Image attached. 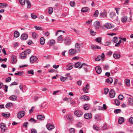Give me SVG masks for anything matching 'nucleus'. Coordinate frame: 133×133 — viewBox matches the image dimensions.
<instances>
[{
	"label": "nucleus",
	"instance_id": "obj_1",
	"mask_svg": "<svg viewBox=\"0 0 133 133\" xmlns=\"http://www.w3.org/2000/svg\"><path fill=\"white\" fill-rule=\"evenodd\" d=\"M89 67V66L88 65H86L85 63H83L79 67V69H81L83 67L84 68V70L86 72H88V67Z\"/></svg>",
	"mask_w": 133,
	"mask_h": 133
},
{
	"label": "nucleus",
	"instance_id": "obj_2",
	"mask_svg": "<svg viewBox=\"0 0 133 133\" xmlns=\"http://www.w3.org/2000/svg\"><path fill=\"white\" fill-rule=\"evenodd\" d=\"M0 127L2 132H4L6 129V125L5 124L3 123H1Z\"/></svg>",
	"mask_w": 133,
	"mask_h": 133
},
{
	"label": "nucleus",
	"instance_id": "obj_3",
	"mask_svg": "<svg viewBox=\"0 0 133 133\" xmlns=\"http://www.w3.org/2000/svg\"><path fill=\"white\" fill-rule=\"evenodd\" d=\"M25 114V112L24 111H19L17 114V117L19 119L21 118L24 116Z\"/></svg>",
	"mask_w": 133,
	"mask_h": 133
},
{
	"label": "nucleus",
	"instance_id": "obj_4",
	"mask_svg": "<svg viewBox=\"0 0 133 133\" xmlns=\"http://www.w3.org/2000/svg\"><path fill=\"white\" fill-rule=\"evenodd\" d=\"M115 92L114 90L113 89H111L109 92V97L111 98H112L115 97Z\"/></svg>",
	"mask_w": 133,
	"mask_h": 133
},
{
	"label": "nucleus",
	"instance_id": "obj_5",
	"mask_svg": "<svg viewBox=\"0 0 133 133\" xmlns=\"http://www.w3.org/2000/svg\"><path fill=\"white\" fill-rule=\"evenodd\" d=\"M94 27L96 29H99L101 27V25L99 21H97L94 22Z\"/></svg>",
	"mask_w": 133,
	"mask_h": 133
},
{
	"label": "nucleus",
	"instance_id": "obj_6",
	"mask_svg": "<svg viewBox=\"0 0 133 133\" xmlns=\"http://www.w3.org/2000/svg\"><path fill=\"white\" fill-rule=\"evenodd\" d=\"M110 15L112 19H114V21H118V17L116 16V14L114 12H112L110 14Z\"/></svg>",
	"mask_w": 133,
	"mask_h": 133
},
{
	"label": "nucleus",
	"instance_id": "obj_7",
	"mask_svg": "<svg viewBox=\"0 0 133 133\" xmlns=\"http://www.w3.org/2000/svg\"><path fill=\"white\" fill-rule=\"evenodd\" d=\"M84 118L86 119H90L92 118V115L91 113H89L85 114L84 115Z\"/></svg>",
	"mask_w": 133,
	"mask_h": 133
},
{
	"label": "nucleus",
	"instance_id": "obj_8",
	"mask_svg": "<svg viewBox=\"0 0 133 133\" xmlns=\"http://www.w3.org/2000/svg\"><path fill=\"white\" fill-rule=\"evenodd\" d=\"M30 62L31 63H34L37 60V58L35 56H31L30 58Z\"/></svg>",
	"mask_w": 133,
	"mask_h": 133
},
{
	"label": "nucleus",
	"instance_id": "obj_9",
	"mask_svg": "<svg viewBox=\"0 0 133 133\" xmlns=\"http://www.w3.org/2000/svg\"><path fill=\"white\" fill-rule=\"evenodd\" d=\"M74 114L76 116L79 117L83 115V112L81 111L76 110L75 111Z\"/></svg>",
	"mask_w": 133,
	"mask_h": 133
},
{
	"label": "nucleus",
	"instance_id": "obj_10",
	"mask_svg": "<svg viewBox=\"0 0 133 133\" xmlns=\"http://www.w3.org/2000/svg\"><path fill=\"white\" fill-rule=\"evenodd\" d=\"M89 89V85L88 84H87L86 87H83V91L84 92L86 93H88V89Z\"/></svg>",
	"mask_w": 133,
	"mask_h": 133
},
{
	"label": "nucleus",
	"instance_id": "obj_11",
	"mask_svg": "<svg viewBox=\"0 0 133 133\" xmlns=\"http://www.w3.org/2000/svg\"><path fill=\"white\" fill-rule=\"evenodd\" d=\"M46 127L47 129L49 130H50L53 129L55 127L52 124L50 123H49L46 125Z\"/></svg>",
	"mask_w": 133,
	"mask_h": 133
},
{
	"label": "nucleus",
	"instance_id": "obj_12",
	"mask_svg": "<svg viewBox=\"0 0 133 133\" xmlns=\"http://www.w3.org/2000/svg\"><path fill=\"white\" fill-rule=\"evenodd\" d=\"M28 36L27 34H24L21 35V39L22 40H26L28 38Z\"/></svg>",
	"mask_w": 133,
	"mask_h": 133
},
{
	"label": "nucleus",
	"instance_id": "obj_13",
	"mask_svg": "<svg viewBox=\"0 0 133 133\" xmlns=\"http://www.w3.org/2000/svg\"><path fill=\"white\" fill-rule=\"evenodd\" d=\"M64 43L66 45H69L70 44V40L69 37H66L64 39Z\"/></svg>",
	"mask_w": 133,
	"mask_h": 133
},
{
	"label": "nucleus",
	"instance_id": "obj_14",
	"mask_svg": "<svg viewBox=\"0 0 133 133\" xmlns=\"http://www.w3.org/2000/svg\"><path fill=\"white\" fill-rule=\"evenodd\" d=\"M73 67V65L71 63H69L66 65L65 69L67 70H69L72 69Z\"/></svg>",
	"mask_w": 133,
	"mask_h": 133
},
{
	"label": "nucleus",
	"instance_id": "obj_15",
	"mask_svg": "<svg viewBox=\"0 0 133 133\" xmlns=\"http://www.w3.org/2000/svg\"><path fill=\"white\" fill-rule=\"evenodd\" d=\"M95 70L97 73L98 74H100L102 72L101 68L99 66H96L95 67Z\"/></svg>",
	"mask_w": 133,
	"mask_h": 133
},
{
	"label": "nucleus",
	"instance_id": "obj_16",
	"mask_svg": "<svg viewBox=\"0 0 133 133\" xmlns=\"http://www.w3.org/2000/svg\"><path fill=\"white\" fill-rule=\"evenodd\" d=\"M69 54L70 55H74L76 53V51L75 49H71L69 50Z\"/></svg>",
	"mask_w": 133,
	"mask_h": 133
},
{
	"label": "nucleus",
	"instance_id": "obj_17",
	"mask_svg": "<svg viewBox=\"0 0 133 133\" xmlns=\"http://www.w3.org/2000/svg\"><path fill=\"white\" fill-rule=\"evenodd\" d=\"M81 98L82 100L83 101H88L90 99L89 97L88 96L86 95H83L82 96Z\"/></svg>",
	"mask_w": 133,
	"mask_h": 133
},
{
	"label": "nucleus",
	"instance_id": "obj_18",
	"mask_svg": "<svg viewBox=\"0 0 133 133\" xmlns=\"http://www.w3.org/2000/svg\"><path fill=\"white\" fill-rule=\"evenodd\" d=\"M26 55L25 52H22L19 55V57L21 59H24L26 57Z\"/></svg>",
	"mask_w": 133,
	"mask_h": 133
},
{
	"label": "nucleus",
	"instance_id": "obj_19",
	"mask_svg": "<svg viewBox=\"0 0 133 133\" xmlns=\"http://www.w3.org/2000/svg\"><path fill=\"white\" fill-rule=\"evenodd\" d=\"M107 12L106 11L104 10L103 12L100 13V17H103V18L106 17H107Z\"/></svg>",
	"mask_w": 133,
	"mask_h": 133
},
{
	"label": "nucleus",
	"instance_id": "obj_20",
	"mask_svg": "<svg viewBox=\"0 0 133 133\" xmlns=\"http://www.w3.org/2000/svg\"><path fill=\"white\" fill-rule=\"evenodd\" d=\"M105 26V28L107 29H111L114 27V26L111 24L109 23H106Z\"/></svg>",
	"mask_w": 133,
	"mask_h": 133
},
{
	"label": "nucleus",
	"instance_id": "obj_21",
	"mask_svg": "<svg viewBox=\"0 0 133 133\" xmlns=\"http://www.w3.org/2000/svg\"><path fill=\"white\" fill-rule=\"evenodd\" d=\"M16 57L12 55L11 56V58L12 59V63L13 64H15L17 61V59H16Z\"/></svg>",
	"mask_w": 133,
	"mask_h": 133
},
{
	"label": "nucleus",
	"instance_id": "obj_22",
	"mask_svg": "<svg viewBox=\"0 0 133 133\" xmlns=\"http://www.w3.org/2000/svg\"><path fill=\"white\" fill-rule=\"evenodd\" d=\"M13 106L12 103L11 102L8 103L5 105V107L8 109H9Z\"/></svg>",
	"mask_w": 133,
	"mask_h": 133
},
{
	"label": "nucleus",
	"instance_id": "obj_23",
	"mask_svg": "<svg viewBox=\"0 0 133 133\" xmlns=\"http://www.w3.org/2000/svg\"><path fill=\"white\" fill-rule=\"evenodd\" d=\"M37 117L38 119H40L41 120L44 119L45 118L44 116L42 115H38L37 116Z\"/></svg>",
	"mask_w": 133,
	"mask_h": 133
},
{
	"label": "nucleus",
	"instance_id": "obj_24",
	"mask_svg": "<svg viewBox=\"0 0 133 133\" xmlns=\"http://www.w3.org/2000/svg\"><path fill=\"white\" fill-rule=\"evenodd\" d=\"M113 81L112 78L111 77H109L106 80V82L109 84H111Z\"/></svg>",
	"mask_w": 133,
	"mask_h": 133
},
{
	"label": "nucleus",
	"instance_id": "obj_25",
	"mask_svg": "<svg viewBox=\"0 0 133 133\" xmlns=\"http://www.w3.org/2000/svg\"><path fill=\"white\" fill-rule=\"evenodd\" d=\"M124 119L123 117H120L118 119V123L121 124L124 121Z\"/></svg>",
	"mask_w": 133,
	"mask_h": 133
},
{
	"label": "nucleus",
	"instance_id": "obj_26",
	"mask_svg": "<svg viewBox=\"0 0 133 133\" xmlns=\"http://www.w3.org/2000/svg\"><path fill=\"white\" fill-rule=\"evenodd\" d=\"M89 8L87 7H85L81 9V11L83 12H85L88 11L89 10Z\"/></svg>",
	"mask_w": 133,
	"mask_h": 133
},
{
	"label": "nucleus",
	"instance_id": "obj_27",
	"mask_svg": "<svg viewBox=\"0 0 133 133\" xmlns=\"http://www.w3.org/2000/svg\"><path fill=\"white\" fill-rule=\"evenodd\" d=\"M10 99L12 101H15L17 98V97L15 95H12L9 97Z\"/></svg>",
	"mask_w": 133,
	"mask_h": 133
},
{
	"label": "nucleus",
	"instance_id": "obj_28",
	"mask_svg": "<svg viewBox=\"0 0 133 133\" xmlns=\"http://www.w3.org/2000/svg\"><path fill=\"white\" fill-rule=\"evenodd\" d=\"M75 49L77 51L79 52L80 51V48L79 44L78 43H76L75 44Z\"/></svg>",
	"mask_w": 133,
	"mask_h": 133
},
{
	"label": "nucleus",
	"instance_id": "obj_29",
	"mask_svg": "<svg viewBox=\"0 0 133 133\" xmlns=\"http://www.w3.org/2000/svg\"><path fill=\"white\" fill-rule=\"evenodd\" d=\"M128 18L127 16H124L121 18V20L122 22H125L127 21Z\"/></svg>",
	"mask_w": 133,
	"mask_h": 133
},
{
	"label": "nucleus",
	"instance_id": "obj_30",
	"mask_svg": "<svg viewBox=\"0 0 133 133\" xmlns=\"http://www.w3.org/2000/svg\"><path fill=\"white\" fill-rule=\"evenodd\" d=\"M19 35V33L17 31H15L14 33V36L16 38L18 37Z\"/></svg>",
	"mask_w": 133,
	"mask_h": 133
},
{
	"label": "nucleus",
	"instance_id": "obj_31",
	"mask_svg": "<svg viewBox=\"0 0 133 133\" xmlns=\"http://www.w3.org/2000/svg\"><path fill=\"white\" fill-rule=\"evenodd\" d=\"M40 42L41 44L42 45L44 44L45 42V40L44 38L43 37L41 38L40 39Z\"/></svg>",
	"mask_w": 133,
	"mask_h": 133
},
{
	"label": "nucleus",
	"instance_id": "obj_32",
	"mask_svg": "<svg viewBox=\"0 0 133 133\" xmlns=\"http://www.w3.org/2000/svg\"><path fill=\"white\" fill-rule=\"evenodd\" d=\"M113 56L115 58L117 59L120 57V55L118 54L114 53L113 54Z\"/></svg>",
	"mask_w": 133,
	"mask_h": 133
},
{
	"label": "nucleus",
	"instance_id": "obj_33",
	"mask_svg": "<svg viewBox=\"0 0 133 133\" xmlns=\"http://www.w3.org/2000/svg\"><path fill=\"white\" fill-rule=\"evenodd\" d=\"M130 79H126L125 80V83L126 85L129 86L130 85Z\"/></svg>",
	"mask_w": 133,
	"mask_h": 133
},
{
	"label": "nucleus",
	"instance_id": "obj_34",
	"mask_svg": "<svg viewBox=\"0 0 133 133\" xmlns=\"http://www.w3.org/2000/svg\"><path fill=\"white\" fill-rule=\"evenodd\" d=\"M2 115L3 117L5 118L8 117H9L10 116V114H7L3 112L2 113Z\"/></svg>",
	"mask_w": 133,
	"mask_h": 133
},
{
	"label": "nucleus",
	"instance_id": "obj_35",
	"mask_svg": "<svg viewBox=\"0 0 133 133\" xmlns=\"http://www.w3.org/2000/svg\"><path fill=\"white\" fill-rule=\"evenodd\" d=\"M109 68V65L107 64H104L103 65V69L105 70H108Z\"/></svg>",
	"mask_w": 133,
	"mask_h": 133
},
{
	"label": "nucleus",
	"instance_id": "obj_36",
	"mask_svg": "<svg viewBox=\"0 0 133 133\" xmlns=\"http://www.w3.org/2000/svg\"><path fill=\"white\" fill-rule=\"evenodd\" d=\"M26 2L27 5V8H30L31 5L29 0H26Z\"/></svg>",
	"mask_w": 133,
	"mask_h": 133
},
{
	"label": "nucleus",
	"instance_id": "obj_37",
	"mask_svg": "<svg viewBox=\"0 0 133 133\" xmlns=\"http://www.w3.org/2000/svg\"><path fill=\"white\" fill-rule=\"evenodd\" d=\"M31 50L29 49H27L25 50L24 51V52H25V53L26 54L29 55L31 53Z\"/></svg>",
	"mask_w": 133,
	"mask_h": 133
},
{
	"label": "nucleus",
	"instance_id": "obj_38",
	"mask_svg": "<svg viewBox=\"0 0 133 133\" xmlns=\"http://www.w3.org/2000/svg\"><path fill=\"white\" fill-rule=\"evenodd\" d=\"M89 107L90 105L89 104H86L84 106V110H87L89 108Z\"/></svg>",
	"mask_w": 133,
	"mask_h": 133
},
{
	"label": "nucleus",
	"instance_id": "obj_39",
	"mask_svg": "<svg viewBox=\"0 0 133 133\" xmlns=\"http://www.w3.org/2000/svg\"><path fill=\"white\" fill-rule=\"evenodd\" d=\"M55 40L54 39L51 40L49 42V44L51 46H52L55 44Z\"/></svg>",
	"mask_w": 133,
	"mask_h": 133
},
{
	"label": "nucleus",
	"instance_id": "obj_40",
	"mask_svg": "<svg viewBox=\"0 0 133 133\" xmlns=\"http://www.w3.org/2000/svg\"><path fill=\"white\" fill-rule=\"evenodd\" d=\"M23 74V72L22 71H19L17 73H15V75H18L19 76H20L22 75Z\"/></svg>",
	"mask_w": 133,
	"mask_h": 133
},
{
	"label": "nucleus",
	"instance_id": "obj_41",
	"mask_svg": "<svg viewBox=\"0 0 133 133\" xmlns=\"http://www.w3.org/2000/svg\"><path fill=\"white\" fill-rule=\"evenodd\" d=\"M102 40V37H98L96 38L95 39V41L98 43H100Z\"/></svg>",
	"mask_w": 133,
	"mask_h": 133
},
{
	"label": "nucleus",
	"instance_id": "obj_42",
	"mask_svg": "<svg viewBox=\"0 0 133 133\" xmlns=\"http://www.w3.org/2000/svg\"><path fill=\"white\" fill-rule=\"evenodd\" d=\"M32 36L33 38L34 39L37 38L38 37V36L37 34L35 32H33L32 34Z\"/></svg>",
	"mask_w": 133,
	"mask_h": 133
},
{
	"label": "nucleus",
	"instance_id": "obj_43",
	"mask_svg": "<svg viewBox=\"0 0 133 133\" xmlns=\"http://www.w3.org/2000/svg\"><path fill=\"white\" fill-rule=\"evenodd\" d=\"M58 40L60 43H61L62 42L63 40V38L62 35L59 36L58 38Z\"/></svg>",
	"mask_w": 133,
	"mask_h": 133
},
{
	"label": "nucleus",
	"instance_id": "obj_44",
	"mask_svg": "<svg viewBox=\"0 0 133 133\" xmlns=\"http://www.w3.org/2000/svg\"><path fill=\"white\" fill-rule=\"evenodd\" d=\"M129 102V104L133 105V99L131 98H129L128 99Z\"/></svg>",
	"mask_w": 133,
	"mask_h": 133
},
{
	"label": "nucleus",
	"instance_id": "obj_45",
	"mask_svg": "<svg viewBox=\"0 0 133 133\" xmlns=\"http://www.w3.org/2000/svg\"><path fill=\"white\" fill-rule=\"evenodd\" d=\"M115 104L117 105H119L120 104V101H119L118 99H115Z\"/></svg>",
	"mask_w": 133,
	"mask_h": 133
},
{
	"label": "nucleus",
	"instance_id": "obj_46",
	"mask_svg": "<svg viewBox=\"0 0 133 133\" xmlns=\"http://www.w3.org/2000/svg\"><path fill=\"white\" fill-rule=\"evenodd\" d=\"M20 3L22 5H24L25 3V0H19Z\"/></svg>",
	"mask_w": 133,
	"mask_h": 133
},
{
	"label": "nucleus",
	"instance_id": "obj_47",
	"mask_svg": "<svg viewBox=\"0 0 133 133\" xmlns=\"http://www.w3.org/2000/svg\"><path fill=\"white\" fill-rule=\"evenodd\" d=\"M112 41L115 43H116L118 41L117 38L116 37H114L112 39Z\"/></svg>",
	"mask_w": 133,
	"mask_h": 133
},
{
	"label": "nucleus",
	"instance_id": "obj_48",
	"mask_svg": "<svg viewBox=\"0 0 133 133\" xmlns=\"http://www.w3.org/2000/svg\"><path fill=\"white\" fill-rule=\"evenodd\" d=\"M66 117L69 120H71L72 119V116L70 114L67 115L66 116Z\"/></svg>",
	"mask_w": 133,
	"mask_h": 133
},
{
	"label": "nucleus",
	"instance_id": "obj_49",
	"mask_svg": "<svg viewBox=\"0 0 133 133\" xmlns=\"http://www.w3.org/2000/svg\"><path fill=\"white\" fill-rule=\"evenodd\" d=\"M27 73L28 74H31L32 75H34V70H29L27 72Z\"/></svg>",
	"mask_w": 133,
	"mask_h": 133
},
{
	"label": "nucleus",
	"instance_id": "obj_50",
	"mask_svg": "<svg viewBox=\"0 0 133 133\" xmlns=\"http://www.w3.org/2000/svg\"><path fill=\"white\" fill-rule=\"evenodd\" d=\"M100 116L99 115H97L95 116V118L97 121H98L100 120Z\"/></svg>",
	"mask_w": 133,
	"mask_h": 133
},
{
	"label": "nucleus",
	"instance_id": "obj_51",
	"mask_svg": "<svg viewBox=\"0 0 133 133\" xmlns=\"http://www.w3.org/2000/svg\"><path fill=\"white\" fill-rule=\"evenodd\" d=\"M8 5L7 4L0 3V7L1 8H3L4 6L6 7Z\"/></svg>",
	"mask_w": 133,
	"mask_h": 133
},
{
	"label": "nucleus",
	"instance_id": "obj_52",
	"mask_svg": "<svg viewBox=\"0 0 133 133\" xmlns=\"http://www.w3.org/2000/svg\"><path fill=\"white\" fill-rule=\"evenodd\" d=\"M99 14V11L98 10H96L94 14V16L95 17H97Z\"/></svg>",
	"mask_w": 133,
	"mask_h": 133
},
{
	"label": "nucleus",
	"instance_id": "obj_53",
	"mask_svg": "<svg viewBox=\"0 0 133 133\" xmlns=\"http://www.w3.org/2000/svg\"><path fill=\"white\" fill-rule=\"evenodd\" d=\"M49 14H51L53 11V9L52 7H50L49 8Z\"/></svg>",
	"mask_w": 133,
	"mask_h": 133
},
{
	"label": "nucleus",
	"instance_id": "obj_54",
	"mask_svg": "<svg viewBox=\"0 0 133 133\" xmlns=\"http://www.w3.org/2000/svg\"><path fill=\"white\" fill-rule=\"evenodd\" d=\"M60 78L62 82H64L66 79H67V78L66 77H63V76H61Z\"/></svg>",
	"mask_w": 133,
	"mask_h": 133
},
{
	"label": "nucleus",
	"instance_id": "obj_55",
	"mask_svg": "<svg viewBox=\"0 0 133 133\" xmlns=\"http://www.w3.org/2000/svg\"><path fill=\"white\" fill-rule=\"evenodd\" d=\"M81 63L80 62H78L75 64V68H78L81 65Z\"/></svg>",
	"mask_w": 133,
	"mask_h": 133
},
{
	"label": "nucleus",
	"instance_id": "obj_56",
	"mask_svg": "<svg viewBox=\"0 0 133 133\" xmlns=\"http://www.w3.org/2000/svg\"><path fill=\"white\" fill-rule=\"evenodd\" d=\"M29 121L32 122L34 123H36V121L33 118H31L29 120Z\"/></svg>",
	"mask_w": 133,
	"mask_h": 133
},
{
	"label": "nucleus",
	"instance_id": "obj_57",
	"mask_svg": "<svg viewBox=\"0 0 133 133\" xmlns=\"http://www.w3.org/2000/svg\"><path fill=\"white\" fill-rule=\"evenodd\" d=\"M121 110L120 109H116L115 110L114 112L115 114H117L120 112Z\"/></svg>",
	"mask_w": 133,
	"mask_h": 133
},
{
	"label": "nucleus",
	"instance_id": "obj_58",
	"mask_svg": "<svg viewBox=\"0 0 133 133\" xmlns=\"http://www.w3.org/2000/svg\"><path fill=\"white\" fill-rule=\"evenodd\" d=\"M109 91V89L107 88H105L104 90V94L105 95L107 94Z\"/></svg>",
	"mask_w": 133,
	"mask_h": 133
},
{
	"label": "nucleus",
	"instance_id": "obj_59",
	"mask_svg": "<svg viewBox=\"0 0 133 133\" xmlns=\"http://www.w3.org/2000/svg\"><path fill=\"white\" fill-rule=\"evenodd\" d=\"M123 98V96L122 95H119L118 96V98L119 100H122Z\"/></svg>",
	"mask_w": 133,
	"mask_h": 133
},
{
	"label": "nucleus",
	"instance_id": "obj_60",
	"mask_svg": "<svg viewBox=\"0 0 133 133\" xmlns=\"http://www.w3.org/2000/svg\"><path fill=\"white\" fill-rule=\"evenodd\" d=\"M35 28L36 30H42V28L40 26H35Z\"/></svg>",
	"mask_w": 133,
	"mask_h": 133
},
{
	"label": "nucleus",
	"instance_id": "obj_61",
	"mask_svg": "<svg viewBox=\"0 0 133 133\" xmlns=\"http://www.w3.org/2000/svg\"><path fill=\"white\" fill-rule=\"evenodd\" d=\"M129 121L130 124H133V117H131L129 119Z\"/></svg>",
	"mask_w": 133,
	"mask_h": 133
},
{
	"label": "nucleus",
	"instance_id": "obj_62",
	"mask_svg": "<svg viewBox=\"0 0 133 133\" xmlns=\"http://www.w3.org/2000/svg\"><path fill=\"white\" fill-rule=\"evenodd\" d=\"M70 4L71 6L74 7L75 5V2H71Z\"/></svg>",
	"mask_w": 133,
	"mask_h": 133
},
{
	"label": "nucleus",
	"instance_id": "obj_63",
	"mask_svg": "<svg viewBox=\"0 0 133 133\" xmlns=\"http://www.w3.org/2000/svg\"><path fill=\"white\" fill-rule=\"evenodd\" d=\"M105 57L104 54V53H102L101 56H100V57L101 58V59H102V60H104V57Z\"/></svg>",
	"mask_w": 133,
	"mask_h": 133
},
{
	"label": "nucleus",
	"instance_id": "obj_64",
	"mask_svg": "<svg viewBox=\"0 0 133 133\" xmlns=\"http://www.w3.org/2000/svg\"><path fill=\"white\" fill-rule=\"evenodd\" d=\"M11 78L10 77H9L7 78L5 80V82H10L11 80Z\"/></svg>",
	"mask_w": 133,
	"mask_h": 133
}]
</instances>
